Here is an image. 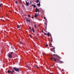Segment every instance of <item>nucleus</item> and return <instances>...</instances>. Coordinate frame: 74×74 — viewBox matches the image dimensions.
<instances>
[{"instance_id": "obj_1", "label": "nucleus", "mask_w": 74, "mask_h": 74, "mask_svg": "<svg viewBox=\"0 0 74 74\" xmlns=\"http://www.w3.org/2000/svg\"><path fill=\"white\" fill-rule=\"evenodd\" d=\"M61 58L59 57H57L56 58H50L51 60H53L54 62L56 63H63L64 62L61 61L59 59H61Z\"/></svg>"}, {"instance_id": "obj_2", "label": "nucleus", "mask_w": 74, "mask_h": 74, "mask_svg": "<svg viewBox=\"0 0 74 74\" xmlns=\"http://www.w3.org/2000/svg\"><path fill=\"white\" fill-rule=\"evenodd\" d=\"M36 10H35V12H37V11H38V13H36L35 14L34 17L35 18H36L37 16H40V15L39 14V13L40 12V10H39L38 9H37V8H36Z\"/></svg>"}, {"instance_id": "obj_3", "label": "nucleus", "mask_w": 74, "mask_h": 74, "mask_svg": "<svg viewBox=\"0 0 74 74\" xmlns=\"http://www.w3.org/2000/svg\"><path fill=\"white\" fill-rule=\"evenodd\" d=\"M14 53L13 52H11V53H10L8 54V57L9 58H12V54L13 53Z\"/></svg>"}, {"instance_id": "obj_4", "label": "nucleus", "mask_w": 74, "mask_h": 74, "mask_svg": "<svg viewBox=\"0 0 74 74\" xmlns=\"http://www.w3.org/2000/svg\"><path fill=\"white\" fill-rule=\"evenodd\" d=\"M13 69L16 71H19V69H17L15 67L13 68Z\"/></svg>"}, {"instance_id": "obj_5", "label": "nucleus", "mask_w": 74, "mask_h": 74, "mask_svg": "<svg viewBox=\"0 0 74 74\" xmlns=\"http://www.w3.org/2000/svg\"><path fill=\"white\" fill-rule=\"evenodd\" d=\"M25 19L27 22H29V23H30V20H29L27 18V17H26Z\"/></svg>"}, {"instance_id": "obj_6", "label": "nucleus", "mask_w": 74, "mask_h": 74, "mask_svg": "<svg viewBox=\"0 0 74 74\" xmlns=\"http://www.w3.org/2000/svg\"><path fill=\"white\" fill-rule=\"evenodd\" d=\"M7 72L8 73H12V71H10L9 70H8Z\"/></svg>"}, {"instance_id": "obj_7", "label": "nucleus", "mask_w": 74, "mask_h": 74, "mask_svg": "<svg viewBox=\"0 0 74 74\" xmlns=\"http://www.w3.org/2000/svg\"><path fill=\"white\" fill-rule=\"evenodd\" d=\"M40 1H39V3L38 4H37V5H38V7H40Z\"/></svg>"}, {"instance_id": "obj_8", "label": "nucleus", "mask_w": 74, "mask_h": 74, "mask_svg": "<svg viewBox=\"0 0 74 74\" xmlns=\"http://www.w3.org/2000/svg\"><path fill=\"white\" fill-rule=\"evenodd\" d=\"M44 24L45 25V27H47V23L45 22L44 23Z\"/></svg>"}, {"instance_id": "obj_9", "label": "nucleus", "mask_w": 74, "mask_h": 74, "mask_svg": "<svg viewBox=\"0 0 74 74\" xmlns=\"http://www.w3.org/2000/svg\"><path fill=\"white\" fill-rule=\"evenodd\" d=\"M26 4L27 5H29V4H28V3H27V1H25Z\"/></svg>"}, {"instance_id": "obj_10", "label": "nucleus", "mask_w": 74, "mask_h": 74, "mask_svg": "<svg viewBox=\"0 0 74 74\" xmlns=\"http://www.w3.org/2000/svg\"><path fill=\"white\" fill-rule=\"evenodd\" d=\"M50 41L51 42H53V38H52V37H51V39L50 40Z\"/></svg>"}, {"instance_id": "obj_11", "label": "nucleus", "mask_w": 74, "mask_h": 74, "mask_svg": "<svg viewBox=\"0 0 74 74\" xmlns=\"http://www.w3.org/2000/svg\"><path fill=\"white\" fill-rule=\"evenodd\" d=\"M43 11L44 12V10L42 9H41V10L40 11V12H42Z\"/></svg>"}, {"instance_id": "obj_12", "label": "nucleus", "mask_w": 74, "mask_h": 74, "mask_svg": "<svg viewBox=\"0 0 74 74\" xmlns=\"http://www.w3.org/2000/svg\"><path fill=\"white\" fill-rule=\"evenodd\" d=\"M39 0H36V3H38V2H39Z\"/></svg>"}, {"instance_id": "obj_13", "label": "nucleus", "mask_w": 74, "mask_h": 74, "mask_svg": "<svg viewBox=\"0 0 74 74\" xmlns=\"http://www.w3.org/2000/svg\"><path fill=\"white\" fill-rule=\"evenodd\" d=\"M44 35H50L49 34H46V33H45L44 34Z\"/></svg>"}, {"instance_id": "obj_14", "label": "nucleus", "mask_w": 74, "mask_h": 74, "mask_svg": "<svg viewBox=\"0 0 74 74\" xmlns=\"http://www.w3.org/2000/svg\"><path fill=\"white\" fill-rule=\"evenodd\" d=\"M34 26L36 28H37V24L36 25V24H35L34 25Z\"/></svg>"}, {"instance_id": "obj_15", "label": "nucleus", "mask_w": 74, "mask_h": 74, "mask_svg": "<svg viewBox=\"0 0 74 74\" xmlns=\"http://www.w3.org/2000/svg\"><path fill=\"white\" fill-rule=\"evenodd\" d=\"M20 27L19 26V25H17V28L18 29L19 28H20Z\"/></svg>"}, {"instance_id": "obj_16", "label": "nucleus", "mask_w": 74, "mask_h": 74, "mask_svg": "<svg viewBox=\"0 0 74 74\" xmlns=\"http://www.w3.org/2000/svg\"><path fill=\"white\" fill-rule=\"evenodd\" d=\"M58 68L60 71H61V69L60 67H58Z\"/></svg>"}, {"instance_id": "obj_17", "label": "nucleus", "mask_w": 74, "mask_h": 74, "mask_svg": "<svg viewBox=\"0 0 74 74\" xmlns=\"http://www.w3.org/2000/svg\"><path fill=\"white\" fill-rule=\"evenodd\" d=\"M32 31H33V32L34 33V32H35L34 30V29H33V28H32Z\"/></svg>"}, {"instance_id": "obj_18", "label": "nucleus", "mask_w": 74, "mask_h": 74, "mask_svg": "<svg viewBox=\"0 0 74 74\" xmlns=\"http://www.w3.org/2000/svg\"><path fill=\"white\" fill-rule=\"evenodd\" d=\"M46 55V53H43V56H45V55Z\"/></svg>"}, {"instance_id": "obj_19", "label": "nucleus", "mask_w": 74, "mask_h": 74, "mask_svg": "<svg viewBox=\"0 0 74 74\" xmlns=\"http://www.w3.org/2000/svg\"><path fill=\"white\" fill-rule=\"evenodd\" d=\"M14 70H13L12 71H11V72H12V73H14Z\"/></svg>"}, {"instance_id": "obj_20", "label": "nucleus", "mask_w": 74, "mask_h": 74, "mask_svg": "<svg viewBox=\"0 0 74 74\" xmlns=\"http://www.w3.org/2000/svg\"><path fill=\"white\" fill-rule=\"evenodd\" d=\"M46 45H45V46H46V47H48V45H47V43H46Z\"/></svg>"}, {"instance_id": "obj_21", "label": "nucleus", "mask_w": 74, "mask_h": 74, "mask_svg": "<svg viewBox=\"0 0 74 74\" xmlns=\"http://www.w3.org/2000/svg\"><path fill=\"white\" fill-rule=\"evenodd\" d=\"M18 3V2L17 1H15V3H16V4H17Z\"/></svg>"}, {"instance_id": "obj_22", "label": "nucleus", "mask_w": 74, "mask_h": 74, "mask_svg": "<svg viewBox=\"0 0 74 74\" xmlns=\"http://www.w3.org/2000/svg\"><path fill=\"white\" fill-rule=\"evenodd\" d=\"M29 29L31 30V32H32V29H31V27H29Z\"/></svg>"}, {"instance_id": "obj_23", "label": "nucleus", "mask_w": 74, "mask_h": 74, "mask_svg": "<svg viewBox=\"0 0 74 74\" xmlns=\"http://www.w3.org/2000/svg\"><path fill=\"white\" fill-rule=\"evenodd\" d=\"M33 6L34 7V8H36V5H34V6Z\"/></svg>"}, {"instance_id": "obj_24", "label": "nucleus", "mask_w": 74, "mask_h": 74, "mask_svg": "<svg viewBox=\"0 0 74 74\" xmlns=\"http://www.w3.org/2000/svg\"><path fill=\"white\" fill-rule=\"evenodd\" d=\"M20 43L21 44H23L22 42L21 41L20 42Z\"/></svg>"}, {"instance_id": "obj_25", "label": "nucleus", "mask_w": 74, "mask_h": 74, "mask_svg": "<svg viewBox=\"0 0 74 74\" xmlns=\"http://www.w3.org/2000/svg\"><path fill=\"white\" fill-rule=\"evenodd\" d=\"M28 16L29 17H31V16L29 14H28Z\"/></svg>"}, {"instance_id": "obj_26", "label": "nucleus", "mask_w": 74, "mask_h": 74, "mask_svg": "<svg viewBox=\"0 0 74 74\" xmlns=\"http://www.w3.org/2000/svg\"><path fill=\"white\" fill-rule=\"evenodd\" d=\"M1 3H0V8L1 7Z\"/></svg>"}, {"instance_id": "obj_27", "label": "nucleus", "mask_w": 74, "mask_h": 74, "mask_svg": "<svg viewBox=\"0 0 74 74\" xmlns=\"http://www.w3.org/2000/svg\"><path fill=\"white\" fill-rule=\"evenodd\" d=\"M36 67H37V69H38V66H36Z\"/></svg>"}, {"instance_id": "obj_28", "label": "nucleus", "mask_w": 74, "mask_h": 74, "mask_svg": "<svg viewBox=\"0 0 74 74\" xmlns=\"http://www.w3.org/2000/svg\"><path fill=\"white\" fill-rule=\"evenodd\" d=\"M51 47H53V46H52V45L51 44Z\"/></svg>"}, {"instance_id": "obj_29", "label": "nucleus", "mask_w": 74, "mask_h": 74, "mask_svg": "<svg viewBox=\"0 0 74 74\" xmlns=\"http://www.w3.org/2000/svg\"><path fill=\"white\" fill-rule=\"evenodd\" d=\"M30 36L31 38H32V37L31 35H30Z\"/></svg>"}, {"instance_id": "obj_30", "label": "nucleus", "mask_w": 74, "mask_h": 74, "mask_svg": "<svg viewBox=\"0 0 74 74\" xmlns=\"http://www.w3.org/2000/svg\"><path fill=\"white\" fill-rule=\"evenodd\" d=\"M45 21H47V19L46 18V19H45Z\"/></svg>"}, {"instance_id": "obj_31", "label": "nucleus", "mask_w": 74, "mask_h": 74, "mask_svg": "<svg viewBox=\"0 0 74 74\" xmlns=\"http://www.w3.org/2000/svg\"><path fill=\"white\" fill-rule=\"evenodd\" d=\"M44 19H46V18L45 17H44Z\"/></svg>"}, {"instance_id": "obj_32", "label": "nucleus", "mask_w": 74, "mask_h": 74, "mask_svg": "<svg viewBox=\"0 0 74 74\" xmlns=\"http://www.w3.org/2000/svg\"><path fill=\"white\" fill-rule=\"evenodd\" d=\"M55 49V47H53V49L54 50Z\"/></svg>"}, {"instance_id": "obj_33", "label": "nucleus", "mask_w": 74, "mask_h": 74, "mask_svg": "<svg viewBox=\"0 0 74 74\" xmlns=\"http://www.w3.org/2000/svg\"><path fill=\"white\" fill-rule=\"evenodd\" d=\"M31 18H33V16H32L31 17Z\"/></svg>"}, {"instance_id": "obj_34", "label": "nucleus", "mask_w": 74, "mask_h": 74, "mask_svg": "<svg viewBox=\"0 0 74 74\" xmlns=\"http://www.w3.org/2000/svg\"><path fill=\"white\" fill-rule=\"evenodd\" d=\"M32 6H33L34 5H33V4H32Z\"/></svg>"}, {"instance_id": "obj_35", "label": "nucleus", "mask_w": 74, "mask_h": 74, "mask_svg": "<svg viewBox=\"0 0 74 74\" xmlns=\"http://www.w3.org/2000/svg\"><path fill=\"white\" fill-rule=\"evenodd\" d=\"M20 1L21 2V3H22V1L21 0H20Z\"/></svg>"}, {"instance_id": "obj_36", "label": "nucleus", "mask_w": 74, "mask_h": 74, "mask_svg": "<svg viewBox=\"0 0 74 74\" xmlns=\"http://www.w3.org/2000/svg\"><path fill=\"white\" fill-rule=\"evenodd\" d=\"M2 21L4 22H5V21L4 20H2Z\"/></svg>"}, {"instance_id": "obj_37", "label": "nucleus", "mask_w": 74, "mask_h": 74, "mask_svg": "<svg viewBox=\"0 0 74 74\" xmlns=\"http://www.w3.org/2000/svg\"><path fill=\"white\" fill-rule=\"evenodd\" d=\"M51 51H53V50H52V49H51Z\"/></svg>"}, {"instance_id": "obj_38", "label": "nucleus", "mask_w": 74, "mask_h": 74, "mask_svg": "<svg viewBox=\"0 0 74 74\" xmlns=\"http://www.w3.org/2000/svg\"><path fill=\"white\" fill-rule=\"evenodd\" d=\"M55 54H54L53 55V56H55Z\"/></svg>"}, {"instance_id": "obj_39", "label": "nucleus", "mask_w": 74, "mask_h": 74, "mask_svg": "<svg viewBox=\"0 0 74 74\" xmlns=\"http://www.w3.org/2000/svg\"><path fill=\"white\" fill-rule=\"evenodd\" d=\"M53 52H55V50H53Z\"/></svg>"}, {"instance_id": "obj_40", "label": "nucleus", "mask_w": 74, "mask_h": 74, "mask_svg": "<svg viewBox=\"0 0 74 74\" xmlns=\"http://www.w3.org/2000/svg\"><path fill=\"white\" fill-rule=\"evenodd\" d=\"M54 65H53L52 66V67Z\"/></svg>"}, {"instance_id": "obj_41", "label": "nucleus", "mask_w": 74, "mask_h": 74, "mask_svg": "<svg viewBox=\"0 0 74 74\" xmlns=\"http://www.w3.org/2000/svg\"><path fill=\"white\" fill-rule=\"evenodd\" d=\"M51 74H53L52 73H51Z\"/></svg>"}, {"instance_id": "obj_42", "label": "nucleus", "mask_w": 74, "mask_h": 74, "mask_svg": "<svg viewBox=\"0 0 74 74\" xmlns=\"http://www.w3.org/2000/svg\"><path fill=\"white\" fill-rule=\"evenodd\" d=\"M30 3H32V2H31V1H30Z\"/></svg>"}, {"instance_id": "obj_43", "label": "nucleus", "mask_w": 74, "mask_h": 74, "mask_svg": "<svg viewBox=\"0 0 74 74\" xmlns=\"http://www.w3.org/2000/svg\"><path fill=\"white\" fill-rule=\"evenodd\" d=\"M28 4H29V2H28Z\"/></svg>"}, {"instance_id": "obj_44", "label": "nucleus", "mask_w": 74, "mask_h": 74, "mask_svg": "<svg viewBox=\"0 0 74 74\" xmlns=\"http://www.w3.org/2000/svg\"><path fill=\"white\" fill-rule=\"evenodd\" d=\"M43 33H44V34H45V32H44Z\"/></svg>"}, {"instance_id": "obj_45", "label": "nucleus", "mask_w": 74, "mask_h": 74, "mask_svg": "<svg viewBox=\"0 0 74 74\" xmlns=\"http://www.w3.org/2000/svg\"><path fill=\"white\" fill-rule=\"evenodd\" d=\"M9 12H11V11H10H10H9Z\"/></svg>"}, {"instance_id": "obj_46", "label": "nucleus", "mask_w": 74, "mask_h": 74, "mask_svg": "<svg viewBox=\"0 0 74 74\" xmlns=\"http://www.w3.org/2000/svg\"><path fill=\"white\" fill-rule=\"evenodd\" d=\"M3 18V17H2L1 18Z\"/></svg>"}, {"instance_id": "obj_47", "label": "nucleus", "mask_w": 74, "mask_h": 74, "mask_svg": "<svg viewBox=\"0 0 74 74\" xmlns=\"http://www.w3.org/2000/svg\"><path fill=\"white\" fill-rule=\"evenodd\" d=\"M42 33H43V31H42Z\"/></svg>"}, {"instance_id": "obj_48", "label": "nucleus", "mask_w": 74, "mask_h": 74, "mask_svg": "<svg viewBox=\"0 0 74 74\" xmlns=\"http://www.w3.org/2000/svg\"><path fill=\"white\" fill-rule=\"evenodd\" d=\"M11 74H13V73H11Z\"/></svg>"}, {"instance_id": "obj_49", "label": "nucleus", "mask_w": 74, "mask_h": 74, "mask_svg": "<svg viewBox=\"0 0 74 74\" xmlns=\"http://www.w3.org/2000/svg\"><path fill=\"white\" fill-rule=\"evenodd\" d=\"M11 12V13L12 12Z\"/></svg>"}, {"instance_id": "obj_50", "label": "nucleus", "mask_w": 74, "mask_h": 74, "mask_svg": "<svg viewBox=\"0 0 74 74\" xmlns=\"http://www.w3.org/2000/svg\"><path fill=\"white\" fill-rule=\"evenodd\" d=\"M6 16H7V15H6Z\"/></svg>"}]
</instances>
